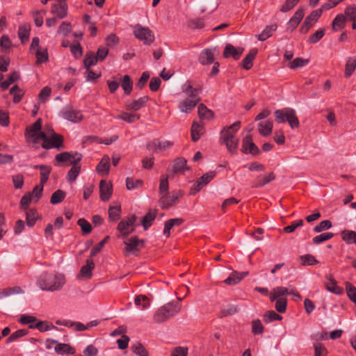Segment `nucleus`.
I'll use <instances>...</instances> for the list:
<instances>
[{
	"instance_id": "obj_1",
	"label": "nucleus",
	"mask_w": 356,
	"mask_h": 356,
	"mask_svg": "<svg viewBox=\"0 0 356 356\" xmlns=\"http://www.w3.org/2000/svg\"><path fill=\"white\" fill-rule=\"evenodd\" d=\"M82 159V154L75 152H63L58 154L55 156V160L58 163H64L69 161L70 165H72L71 169L68 171L67 179L69 182H74L81 172V165L78 163Z\"/></svg>"
},
{
	"instance_id": "obj_2",
	"label": "nucleus",
	"mask_w": 356,
	"mask_h": 356,
	"mask_svg": "<svg viewBox=\"0 0 356 356\" xmlns=\"http://www.w3.org/2000/svg\"><path fill=\"white\" fill-rule=\"evenodd\" d=\"M65 283V277L61 274L44 273L37 280V285L43 291H57Z\"/></svg>"
},
{
	"instance_id": "obj_3",
	"label": "nucleus",
	"mask_w": 356,
	"mask_h": 356,
	"mask_svg": "<svg viewBox=\"0 0 356 356\" xmlns=\"http://www.w3.org/2000/svg\"><path fill=\"white\" fill-rule=\"evenodd\" d=\"M241 122L237 121L233 124L225 127L220 131V140L222 143L227 147L228 152L231 154H236L238 149V139L236 134L240 127Z\"/></svg>"
},
{
	"instance_id": "obj_4",
	"label": "nucleus",
	"mask_w": 356,
	"mask_h": 356,
	"mask_svg": "<svg viewBox=\"0 0 356 356\" xmlns=\"http://www.w3.org/2000/svg\"><path fill=\"white\" fill-rule=\"evenodd\" d=\"M181 308L179 302H169L159 308L154 314V321L156 323H163L177 314Z\"/></svg>"
},
{
	"instance_id": "obj_5",
	"label": "nucleus",
	"mask_w": 356,
	"mask_h": 356,
	"mask_svg": "<svg viewBox=\"0 0 356 356\" xmlns=\"http://www.w3.org/2000/svg\"><path fill=\"white\" fill-rule=\"evenodd\" d=\"M275 120L277 123L288 122L291 129L298 128L300 126L299 120L294 109L284 108L276 110L274 113Z\"/></svg>"
},
{
	"instance_id": "obj_6",
	"label": "nucleus",
	"mask_w": 356,
	"mask_h": 356,
	"mask_svg": "<svg viewBox=\"0 0 356 356\" xmlns=\"http://www.w3.org/2000/svg\"><path fill=\"white\" fill-rule=\"evenodd\" d=\"M40 137L41 140L43 142L41 147L44 149H49L51 148H56L60 149L64 147L63 136L60 134H56L53 129L49 131V135L45 133L41 134Z\"/></svg>"
},
{
	"instance_id": "obj_7",
	"label": "nucleus",
	"mask_w": 356,
	"mask_h": 356,
	"mask_svg": "<svg viewBox=\"0 0 356 356\" xmlns=\"http://www.w3.org/2000/svg\"><path fill=\"white\" fill-rule=\"evenodd\" d=\"M42 129V120L38 118L31 126L27 127L25 130V138L26 141L33 143L35 145V148H38L37 145L41 140L40 135L44 134L41 131Z\"/></svg>"
},
{
	"instance_id": "obj_8",
	"label": "nucleus",
	"mask_w": 356,
	"mask_h": 356,
	"mask_svg": "<svg viewBox=\"0 0 356 356\" xmlns=\"http://www.w3.org/2000/svg\"><path fill=\"white\" fill-rule=\"evenodd\" d=\"M134 36L147 45H150L155 40L153 32L148 27L138 24L134 26Z\"/></svg>"
},
{
	"instance_id": "obj_9",
	"label": "nucleus",
	"mask_w": 356,
	"mask_h": 356,
	"mask_svg": "<svg viewBox=\"0 0 356 356\" xmlns=\"http://www.w3.org/2000/svg\"><path fill=\"white\" fill-rule=\"evenodd\" d=\"M136 221V216L135 215L124 218L118 223L117 229L121 232L123 236H127L134 232V223Z\"/></svg>"
},
{
	"instance_id": "obj_10",
	"label": "nucleus",
	"mask_w": 356,
	"mask_h": 356,
	"mask_svg": "<svg viewBox=\"0 0 356 356\" xmlns=\"http://www.w3.org/2000/svg\"><path fill=\"white\" fill-rule=\"evenodd\" d=\"M181 196V193L180 191L172 193L170 196H168V194L162 195L159 201L160 207L163 209H169L170 207L177 204V200Z\"/></svg>"
},
{
	"instance_id": "obj_11",
	"label": "nucleus",
	"mask_w": 356,
	"mask_h": 356,
	"mask_svg": "<svg viewBox=\"0 0 356 356\" xmlns=\"http://www.w3.org/2000/svg\"><path fill=\"white\" fill-rule=\"evenodd\" d=\"M125 244V251L128 253L134 254L136 252H139L140 248H143L145 246V241L143 240H140L139 238L136 236L131 237L127 241L124 242Z\"/></svg>"
},
{
	"instance_id": "obj_12",
	"label": "nucleus",
	"mask_w": 356,
	"mask_h": 356,
	"mask_svg": "<svg viewBox=\"0 0 356 356\" xmlns=\"http://www.w3.org/2000/svg\"><path fill=\"white\" fill-rule=\"evenodd\" d=\"M241 151L243 153H250L254 156L258 155L260 152L258 147L253 143L251 135H247L243 139Z\"/></svg>"
},
{
	"instance_id": "obj_13",
	"label": "nucleus",
	"mask_w": 356,
	"mask_h": 356,
	"mask_svg": "<svg viewBox=\"0 0 356 356\" xmlns=\"http://www.w3.org/2000/svg\"><path fill=\"white\" fill-rule=\"evenodd\" d=\"M51 13L59 19L65 18L67 15V4L65 0H58L51 7Z\"/></svg>"
},
{
	"instance_id": "obj_14",
	"label": "nucleus",
	"mask_w": 356,
	"mask_h": 356,
	"mask_svg": "<svg viewBox=\"0 0 356 356\" xmlns=\"http://www.w3.org/2000/svg\"><path fill=\"white\" fill-rule=\"evenodd\" d=\"M199 104L198 99L186 98L179 103L178 108L181 113H190Z\"/></svg>"
},
{
	"instance_id": "obj_15",
	"label": "nucleus",
	"mask_w": 356,
	"mask_h": 356,
	"mask_svg": "<svg viewBox=\"0 0 356 356\" xmlns=\"http://www.w3.org/2000/svg\"><path fill=\"white\" fill-rule=\"evenodd\" d=\"M113 192V186L110 182L102 179L99 182V197L100 199L106 202L109 200Z\"/></svg>"
},
{
	"instance_id": "obj_16",
	"label": "nucleus",
	"mask_w": 356,
	"mask_h": 356,
	"mask_svg": "<svg viewBox=\"0 0 356 356\" xmlns=\"http://www.w3.org/2000/svg\"><path fill=\"white\" fill-rule=\"evenodd\" d=\"M62 116L67 120L77 123L81 121L83 116L81 111L74 110L72 108H66L62 111Z\"/></svg>"
},
{
	"instance_id": "obj_17",
	"label": "nucleus",
	"mask_w": 356,
	"mask_h": 356,
	"mask_svg": "<svg viewBox=\"0 0 356 356\" xmlns=\"http://www.w3.org/2000/svg\"><path fill=\"white\" fill-rule=\"evenodd\" d=\"M149 98L148 96H143L140 97L138 99L134 100L130 103L126 104V110L137 111L141 108L144 107Z\"/></svg>"
},
{
	"instance_id": "obj_18",
	"label": "nucleus",
	"mask_w": 356,
	"mask_h": 356,
	"mask_svg": "<svg viewBox=\"0 0 356 356\" xmlns=\"http://www.w3.org/2000/svg\"><path fill=\"white\" fill-rule=\"evenodd\" d=\"M187 161L183 157L177 158L172 165V177L177 173L184 172L185 170H188L186 167Z\"/></svg>"
},
{
	"instance_id": "obj_19",
	"label": "nucleus",
	"mask_w": 356,
	"mask_h": 356,
	"mask_svg": "<svg viewBox=\"0 0 356 356\" xmlns=\"http://www.w3.org/2000/svg\"><path fill=\"white\" fill-rule=\"evenodd\" d=\"M326 279L327 280L328 282L325 284V289L334 294L340 295L343 293V290L341 287L337 285V281L334 280V278L330 275H326Z\"/></svg>"
},
{
	"instance_id": "obj_20",
	"label": "nucleus",
	"mask_w": 356,
	"mask_h": 356,
	"mask_svg": "<svg viewBox=\"0 0 356 356\" xmlns=\"http://www.w3.org/2000/svg\"><path fill=\"white\" fill-rule=\"evenodd\" d=\"M182 92L188 97L198 99L199 102L201 101L200 97L198 96L201 92V88H193L189 82L182 86Z\"/></svg>"
},
{
	"instance_id": "obj_21",
	"label": "nucleus",
	"mask_w": 356,
	"mask_h": 356,
	"mask_svg": "<svg viewBox=\"0 0 356 356\" xmlns=\"http://www.w3.org/2000/svg\"><path fill=\"white\" fill-rule=\"evenodd\" d=\"M243 53V49H236L232 44H227L223 51V56L229 58L232 56L234 60H238Z\"/></svg>"
},
{
	"instance_id": "obj_22",
	"label": "nucleus",
	"mask_w": 356,
	"mask_h": 356,
	"mask_svg": "<svg viewBox=\"0 0 356 356\" xmlns=\"http://www.w3.org/2000/svg\"><path fill=\"white\" fill-rule=\"evenodd\" d=\"M33 168L40 170V184L42 185L45 184L47 182L51 172V167L47 165H35Z\"/></svg>"
},
{
	"instance_id": "obj_23",
	"label": "nucleus",
	"mask_w": 356,
	"mask_h": 356,
	"mask_svg": "<svg viewBox=\"0 0 356 356\" xmlns=\"http://www.w3.org/2000/svg\"><path fill=\"white\" fill-rule=\"evenodd\" d=\"M157 215V210H149L141 220V224L145 230H147L153 223Z\"/></svg>"
},
{
	"instance_id": "obj_24",
	"label": "nucleus",
	"mask_w": 356,
	"mask_h": 356,
	"mask_svg": "<svg viewBox=\"0 0 356 356\" xmlns=\"http://www.w3.org/2000/svg\"><path fill=\"white\" fill-rule=\"evenodd\" d=\"M30 329H38L40 332H44L51 330H58V327L47 321L38 320L35 325H29Z\"/></svg>"
},
{
	"instance_id": "obj_25",
	"label": "nucleus",
	"mask_w": 356,
	"mask_h": 356,
	"mask_svg": "<svg viewBox=\"0 0 356 356\" xmlns=\"http://www.w3.org/2000/svg\"><path fill=\"white\" fill-rule=\"evenodd\" d=\"M247 275L248 272L238 273L237 271H234L224 282L228 285H235L238 284L242 279H243Z\"/></svg>"
},
{
	"instance_id": "obj_26",
	"label": "nucleus",
	"mask_w": 356,
	"mask_h": 356,
	"mask_svg": "<svg viewBox=\"0 0 356 356\" xmlns=\"http://www.w3.org/2000/svg\"><path fill=\"white\" fill-rule=\"evenodd\" d=\"M258 51L256 48L252 49L242 60V67L246 70L252 67V62L255 58Z\"/></svg>"
},
{
	"instance_id": "obj_27",
	"label": "nucleus",
	"mask_w": 356,
	"mask_h": 356,
	"mask_svg": "<svg viewBox=\"0 0 356 356\" xmlns=\"http://www.w3.org/2000/svg\"><path fill=\"white\" fill-rule=\"evenodd\" d=\"M199 61L202 65L211 64L214 61L213 52L209 49L203 50L200 55Z\"/></svg>"
},
{
	"instance_id": "obj_28",
	"label": "nucleus",
	"mask_w": 356,
	"mask_h": 356,
	"mask_svg": "<svg viewBox=\"0 0 356 356\" xmlns=\"http://www.w3.org/2000/svg\"><path fill=\"white\" fill-rule=\"evenodd\" d=\"M277 26L276 24H271L266 26L261 33L257 35V38L259 41H265L272 36L273 33L277 30Z\"/></svg>"
},
{
	"instance_id": "obj_29",
	"label": "nucleus",
	"mask_w": 356,
	"mask_h": 356,
	"mask_svg": "<svg viewBox=\"0 0 356 356\" xmlns=\"http://www.w3.org/2000/svg\"><path fill=\"white\" fill-rule=\"evenodd\" d=\"M95 268V264L91 259H88L86 260V265L83 266L80 270V275L82 277H86V278H90L92 275V270Z\"/></svg>"
},
{
	"instance_id": "obj_30",
	"label": "nucleus",
	"mask_w": 356,
	"mask_h": 356,
	"mask_svg": "<svg viewBox=\"0 0 356 356\" xmlns=\"http://www.w3.org/2000/svg\"><path fill=\"white\" fill-rule=\"evenodd\" d=\"M275 179V174L271 172L268 173L267 175L264 177L263 178L259 177L256 181L254 182L252 187L253 188H261L264 185L271 182Z\"/></svg>"
},
{
	"instance_id": "obj_31",
	"label": "nucleus",
	"mask_w": 356,
	"mask_h": 356,
	"mask_svg": "<svg viewBox=\"0 0 356 356\" xmlns=\"http://www.w3.org/2000/svg\"><path fill=\"white\" fill-rule=\"evenodd\" d=\"M173 145V143L168 140L161 141L158 139H155L152 141L151 144L147 145L148 149H151L152 147H154L156 149L160 151L165 150Z\"/></svg>"
},
{
	"instance_id": "obj_32",
	"label": "nucleus",
	"mask_w": 356,
	"mask_h": 356,
	"mask_svg": "<svg viewBox=\"0 0 356 356\" xmlns=\"http://www.w3.org/2000/svg\"><path fill=\"white\" fill-rule=\"evenodd\" d=\"M40 218V215L35 209L26 210V221L29 227H31L35 225L38 219Z\"/></svg>"
},
{
	"instance_id": "obj_33",
	"label": "nucleus",
	"mask_w": 356,
	"mask_h": 356,
	"mask_svg": "<svg viewBox=\"0 0 356 356\" xmlns=\"http://www.w3.org/2000/svg\"><path fill=\"white\" fill-rule=\"evenodd\" d=\"M198 116L201 119L211 120L214 117L213 112L209 109L204 104H200L197 107Z\"/></svg>"
},
{
	"instance_id": "obj_34",
	"label": "nucleus",
	"mask_w": 356,
	"mask_h": 356,
	"mask_svg": "<svg viewBox=\"0 0 356 356\" xmlns=\"http://www.w3.org/2000/svg\"><path fill=\"white\" fill-rule=\"evenodd\" d=\"M289 293L287 288L284 286H277L273 289L270 293L269 297L271 302L275 301L277 298H282V296Z\"/></svg>"
},
{
	"instance_id": "obj_35",
	"label": "nucleus",
	"mask_w": 356,
	"mask_h": 356,
	"mask_svg": "<svg viewBox=\"0 0 356 356\" xmlns=\"http://www.w3.org/2000/svg\"><path fill=\"white\" fill-rule=\"evenodd\" d=\"M259 132L263 136H268L272 133L273 122L269 120H266L259 123Z\"/></svg>"
},
{
	"instance_id": "obj_36",
	"label": "nucleus",
	"mask_w": 356,
	"mask_h": 356,
	"mask_svg": "<svg viewBox=\"0 0 356 356\" xmlns=\"http://www.w3.org/2000/svg\"><path fill=\"white\" fill-rule=\"evenodd\" d=\"M54 350L56 353L59 355H74L75 353L74 348L67 343H57V345L54 348Z\"/></svg>"
},
{
	"instance_id": "obj_37",
	"label": "nucleus",
	"mask_w": 356,
	"mask_h": 356,
	"mask_svg": "<svg viewBox=\"0 0 356 356\" xmlns=\"http://www.w3.org/2000/svg\"><path fill=\"white\" fill-rule=\"evenodd\" d=\"M346 17L343 14L337 15L332 22V29L337 31L344 28L346 24Z\"/></svg>"
},
{
	"instance_id": "obj_38",
	"label": "nucleus",
	"mask_w": 356,
	"mask_h": 356,
	"mask_svg": "<svg viewBox=\"0 0 356 356\" xmlns=\"http://www.w3.org/2000/svg\"><path fill=\"white\" fill-rule=\"evenodd\" d=\"M99 62L92 51H88L86 54L83 59V66L86 69H89Z\"/></svg>"
},
{
	"instance_id": "obj_39",
	"label": "nucleus",
	"mask_w": 356,
	"mask_h": 356,
	"mask_svg": "<svg viewBox=\"0 0 356 356\" xmlns=\"http://www.w3.org/2000/svg\"><path fill=\"white\" fill-rule=\"evenodd\" d=\"M321 15V10L316 9L313 10L306 17L303 22L307 23V25L312 27L314 24L317 22Z\"/></svg>"
},
{
	"instance_id": "obj_40",
	"label": "nucleus",
	"mask_w": 356,
	"mask_h": 356,
	"mask_svg": "<svg viewBox=\"0 0 356 356\" xmlns=\"http://www.w3.org/2000/svg\"><path fill=\"white\" fill-rule=\"evenodd\" d=\"M110 168V157L104 155L100 162L97 165L96 170L99 173H108Z\"/></svg>"
},
{
	"instance_id": "obj_41",
	"label": "nucleus",
	"mask_w": 356,
	"mask_h": 356,
	"mask_svg": "<svg viewBox=\"0 0 356 356\" xmlns=\"http://www.w3.org/2000/svg\"><path fill=\"white\" fill-rule=\"evenodd\" d=\"M121 212L120 206L110 207L108 211L109 221H118L121 217Z\"/></svg>"
},
{
	"instance_id": "obj_42",
	"label": "nucleus",
	"mask_w": 356,
	"mask_h": 356,
	"mask_svg": "<svg viewBox=\"0 0 356 356\" xmlns=\"http://www.w3.org/2000/svg\"><path fill=\"white\" fill-rule=\"evenodd\" d=\"M169 177H172L170 174L166 176L163 175L161 177L159 190L161 196L168 194L169 183L168 179Z\"/></svg>"
},
{
	"instance_id": "obj_43",
	"label": "nucleus",
	"mask_w": 356,
	"mask_h": 356,
	"mask_svg": "<svg viewBox=\"0 0 356 356\" xmlns=\"http://www.w3.org/2000/svg\"><path fill=\"white\" fill-rule=\"evenodd\" d=\"M356 68V57L348 58L345 66V76L350 77Z\"/></svg>"
},
{
	"instance_id": "obj_44",
	"label": "nucleus",
	"mask_w": 356,
	"mask_h": 356,
	"mask_svg": "<svg viewBox=\"0 0 356 356\" xmlns=\"http://www.w3.org/2000/svg\"><path fill=\"white\" fill-rule=\"evenodd\" d=\"M202 129H203V127L200 124H198L197 122L193 123V124L191 126V140L193 142H197L200 139V136L202 134L201 131Z\"/></svg>"
},
{
	"instance_id": "obj_45",
	"label": "nucleus",
	"mask_w": 356,
	"mask_h": 356,
	"mask_svg": "<svg viewBox=\"0 0 356 356\" xmlns=\"http://www.w3.org/2000/svg\"><path fill=\"white\" fill-rule=\"evenodd\" d=\"M19 79V75L17 72H13L9 74L8 79L1 83V88L2 90H6L8 88L10 85Z\"/></svg>"
},
{
	"instance_id": "obj_46",
	"label": "nucleus",
	"mask_w": 356,
	"mask_h": 356,
	"mask_svg": "<svg viewBox=\"0 0 356 356\" xmlns=\"http://www.w3.org/2000/svg\"><path fill=\"white\" fill-rule=\"evenodd\" d=\"M115 118L122 120L129 123H133L140 119V115L124 112L121 115H117Z\"/></svg>"
},
{
	"instance_id": "obj_47",
	"label": "nucleus",
	"mask_w": 356,
	"mask_h": 356,
	"mask_svg": "<svg viewBox=\"0 0 356 356\" xmlns=\"http://www.w3.org/2000/svg\"><path fill=\"white\" fill-rule=\"evenodd\" d=\"M35 56L37 65L47 63L49 60V54L47 49L42 50L37 49L35 52Z\"/></svg>"
},
{
	"instance_id": "obj_48",
	"label": "nucleus",
	"mask_w": 356,
	"mask_h": 356,
	"mask_svg": "<svg viewBox=\"0 0 356 356\" xmlns=\"http://www.w3.org/2000/svg\"><path fill=\"white\" fill-rule=\"evenodd\" d=\"M121 86L126 95L131 94L133 88V82L129 75L126 74L123 76Z\"/></svg>"
},
{
	"instance_id": "obj_49",
	"label": "nucleus",
	"mask_w": 356,
	"mask_h": 356,
	"mask_svg": "<svg viewBox=\"0 0 356 356\" xmlns=\"http://www.w3.org/2000/svg\"><path fill=\"white\" fill-rule=\"evenodd\" d=\"M282 317L273 310L266 312L264 315L263 320L265 323H269L274 321H281Z\"/></svg>"
},
{
	"instance_id": "obj_50",
	"label": "nucleus",
	"mask_w": 356,
	"mask_h": 356,
	"mask_svg": "<svg viewBox=\"0 0 356 356\" xmlns=\"http://www.w3.org/2000/svg\"><path fill=\"white\" fill-rule=\"evenodd\" d=\"M238 312V309L236 306L233 305H227L226 307H225L224 309H222L220 311V312L219 314V317L223 318V317H226L227 316H232V315L236 314Z\"/></svg>"
},
{
	"instance_id": "obj_51",
	"label": "nucleus",
	"mask_w": 356,
	"mask_h": 356,
	"mask_svg": "<svg viewBox=\"0 0 356 356\" xmlns=\"http://www.w3.org/2000/svg\"><path fill=\"white\" fill-rule=\"evenodd\" d=\"M65 197V193L62 190H57L51 196L50 202L52 204H57L61 202Z\"/></svg>"
},
{
	"instance_id": "obj_52",
	"label": "nucleus",
	"mask_w": 356,
	"mask_h": 356,
	"mask_svg": "<svg viewBox=\"0 0 356 356\" xmlns=\"http://www.w3.org/2000/svg\"><path fill=\"white\" fill-rule=\"evenodd\" d=\"M334 234L331 232L322 233L312 238L314 244H320L324 241H328L334 237Z\"/></svg>"
},
{
	"instance_id": "obj_53",
	"label": "nucleus",
	"mask_w": 356,
	"mask_h": 356,
	"mask_svg": "<svg viewBox=\"0 0 356 356\" xmlns=\"http://www.w3.org/2000/svg\"><path fill=\"white\" fill-rule=\"evenodd\" d=\"M134 302L137 306L142 305L143 309L147 308L150 305L149 299L145 295L136 296L134 299Z\"/></svg>"
},
{
	"instance_id": "obj_54",
	"label": "nucleus",
	"mask_w": 356,
	"mask_h": 356,
	"mask_svg": "<svg viewBox=\"0 0 356 356\" xmlns=\"http://www.w3.org/2000/svg\"><path fill=\"white\" fill-rule=\"evenodd\" d=\"M264 332V327L259 319L252 321V332L254 335L262 334Z\"/></svg>"
},
{
	"instance_id": "obj_55",
	"label": "nucleus",
	"mask_w": 356,
	"mask_h": 356,
	"mask_svg": "<svg viewBox=\"0 0 356 356\" xmlns=\"http://www.w3.org/2000/svg\"><path fill=\"white\" fill-rule=\"evenodd\" d=\"M332 227V223L329 220H324L321 221L320 223H318L317 225H316L313 230L314 232L316 233H319L321 232H323L325 230H327L330 229Z\"/></svg>"
},
{
	"instance_id": "obj_56",
	"label": "nucleus",
	"mask_w": 356,
	"mask_h": 356,
	"mask_svg": "<svg viewBox=\"0 0 356 356\" xmlns=\"http://www.w3.org/2000/svg\"><path fill=\"white\" fill-rule=\"evenodd\" d=\"M300 1V0H286L280 7V11L282 13H287L291 10Z\"/></svg>"
},
{
	"instance_id": "obj_57",
	"label": "nucleus",
	"mask_w": 356,
	"mask_h": 356,
	"mask_svg": "<svg viewBox=\"0 0 356 356\" xmlns=\"http://www.w3.org/2000/svg\"><path fill=\"white\" fill-rule=\"evenodd\" d=\"M29 333L27 330L25 329H20L15 332H14L13 334H11L8 338L6 339V343H9L10 342H13L17 339L22 337L24 336H26Z\"/></svg>"
},
{
	"instance_id": "obj_58",
	"label": "nucleus",
	"mask_w": 356,
	"mask_h": 356,
	"mask_svg": "<svg viewBox=\"0 0 356 356\" xmlns=\"http://www.w3.org/2000/svg\"><path fill=\"white\" fill-rule=\"evenodd\" d=\"M77 225L81 227L83 234H88L92 231V226L90 223L85 218L79 219Z\"/></svg>"
},
{
	"instance_id": "obj_59",
	"label": "nucleus",
	"mask_w": 356,
	"mask_h": 356,
	"mask_svg": "<svg viewBox=\"0 0 356 356\" xmlns=\"http://www.w3.org/2000/svg\"><path fill=\"white\" fill-rule=\"evenodd\" d=\"M325 35L324 29H318L314 33L312 34L308 40L307 42L310 44H315L320 41Z\"/></svg>"
},
{
	"instance_id": "obj_60",
	"label": "nucleus",
	"mask_w": 356,
	"mask_h": 356,
	"mask_svg": "<svg viewBox=\"0 0 356 356\" xmlns=\"http://www.w3.org/2000/svg\"><path fill=\"white\" fill-rule=\"evenodd\" d=\"M133 352L139 356H149L147 350L143 346V345L138 342L131 346Z\"/></svg>"
},
{
	"instance_id": "obj_61",
	"label": "nucleus",
	"mask_w": 356,
	"mask_h": 356,
	"mask_svg": "<svg viewBox=\"0 0 356 356\" xmlns=\"http://www.w3.org/2000/svg\"><path fill=\"white\" fill-rule=\"evenodd\" d=\"M302 264L304 266H313L318 263V261L315 258L314 256L307 254L300 257Z\"/></svg>"
},
{
	"instance_id": "obj_62",
	"label": "nucleus",
	"mask_w": 356,
	"mask_h": 356,
	"mask_svg": "<svg viewBox=\"0 0 356 356\" xmlns=\"http://www.w3.org/2000/svg\"><path fill=\"white\" fill-rule=\"evenodd\" d=\"M275 309L279 313H284L286 310L287 300L285 298H280L275 300Z\"/></svg>"
},
{
	"instance_id": "obj_63",
	"label": "nucleus",
	"mask_w": 356,
	"mask_h": 356,
	"mask_svg": "<svg viewBox=\"0 0 356 356\" xmlns=\"http://www.w3.org/2000/svg\"><path fill=\"white\" fill-rule=\"evenodd\" d=\"M346 19L354 20L356 19V6H347L344 10Z\"/></svg>"
},
{
	"instance_id": "obj_64",
	"label": "nucleus",
	"mask_w": 356,
	"mask_h": 356,
	"mask_svg": "<svg viewBox=\"0 0 356 356\" xmlns=\"http://www.w3.org/2000/svg\"><path fill=\"white\" fill-rule=\"evenodd\" d=\"M346 288L348 297L353 302H356V288L350 282L346 283Z\"/></svg>"
}]
</instances>
